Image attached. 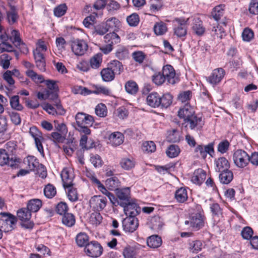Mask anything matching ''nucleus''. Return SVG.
Listing matches in <instances>:
<instances>
[{"mask_svg": "<svg viewBox=\"0 0 258 258\" xmlns=\"http://www.w3.org/2000/svg\"><path fill=\"white\" fill-rule=\"evenodd\" d=\"M61 177L63 182V187L65 188L73 186L74 176L70 170L67 168L63 169L61 173Z\"/></svg>", "mask_w": 258, "mask_h": 258, "instance_id": "obj_19", "label": "nucleus"}, {"mask_svg": "<svg viewBox=\"0 0 258 258\" xmlns=\"http://www.w3.org/2000/svg\"><path fill=\"white\" fill-rule=\"evenodd\" d=\"M33 55L36 67L40 71H44L45 70V60L43 54L39 49L36 48L33 51Z\"/></svg>", "mask_w": 258, "mask_h": 258, "instance_id": "obj_20", "label": "nucleus"}, {"mask_svg": "<svg viewBox=\"0 0 258 258\" xmlns=\"http://www.w3.org/2000/svg\"><path fill=\"white\" fill-rule=\"evenodd\" d=\"M115 57L119 60H125L129 58L128 50L124 46H119L115 53Z\"/></svg>", "mask_w": 258, "mask_h": 258, "instance_id": "obj_29", "label": "nucleus"}, {"mask_svg": "<svg viewBox=\"0 0 258 258\" xmlns=\"http://www.w3.org/2000/svg\"><path fill=\"white\" fill-rule=\"evenodd\" d=\"M108 67L115 75H119L123 70L122 63L117 60L111 61Z\"/></svg>", "mask_w": 258, "mask_h": 258, "instance_id": "obj_33", "label": "nucleus"}, {"mask_svg": "<svg viewBox=\"0 0 258 258\" xmlns=\"http://www.w3.org/2000/svg\"><path fill=\"white\" fill-rule=\"evenodd\" d=\"M160 102H161V106L162 108H167L172 102V96L169 93L163 94L162 96L160 95Z\"/></svg>", "mask_w": 258, "mask_h": 258, "instance_id": "obj_39", "label": "nucleus"}, {"mask_svg": "<svg viewBox=\"0 0 258 258\" xmlns=\"http://www.w3.org/2000/svg\"><path fill=\"white\" fill-rule=\"evenodd\" d=\"M72 92L75 94L87 95L90 94L91 91L86 87L76 86L72 88Z\"/></svg>", "mask_w": 258, "mask_h": 258, "instance_id": "obj_54", "label": "nucleus"}, {"mask_svg": "<svg viewBox=\"0 0 258 258\" xmlns=\"http://www.w3.org/2000/svg\"><path fill=\"white\" fill-rule=\"evenodd\" d=\"M132 57L136 62L141 64L143 62L146 55L141 51H137L132 53Z\"/></svg>", "mask_w": 258, "mask_h": 258, "instance_id": "obj_56", "label": "nucleus"}, {"mask_svg": "<svg viewBox=\"0 0 258 258\" xmlns=\"http://www.w3.org/2000/svg\"><path fill=\"white\" fill-rule=\"evenodd\" d=\"M0 228L5 232L11 231L16 227L17 218L13 215L6 212L0 213Z\"/></svg>", "mask_w": 258, "mask_h": 258, "instance_id": "obj_1", "label": "nucleus"}, {"mask_svg": "<svg viewBox=\"0 0 258 258\" xmlns=\"http://www.w3.org/2000/svg\"><path fill=\"white\" fill-rule=\"evenodd\" d=\"M69 188L68 192V197L69 199L72 202H75L78 200V194L76 188L72 186L68 187Z\"/></svg>", "mask_w": 258, "mask_h": 258, "instance_id": "obj_61", "label": "nucleus"}, {"mask_svg": "<svg viewBox=\"0 0 258 258\" xmlns=\"http://www.w3.org/2000/svg\"><path fill=\"white\" fill-rule=\"evenodd\" d=\"M10 104L12 108L21 111L23 109V106L19 103V97L18 96H13L10 99Z\"/></svg>", "mask_w": 258, "mask_h": 258, "instance_id": "obj_53", "label": "nucleus"}, {"mask_svg": "<svg viewBox=\"0 0 258 258\" xmlns=\"http://www.w3.org/2000/svg\"><path fill=\"white\" fill-rule=\"evenodd\" d=\"M126 91L131 94H136L138 90V86L137 83L133 81H128L125 85Z\"/></svg>", "mask_w": 258, "mask_h": 258, "instance_id": "obj_47", "label": "nucleus"}, {"mask_svg": "<svg viewBox=\"0 0 258 258\" xmlns=\"http://www.w3.org/2000/svg\"><path fill=\"white\" fill-rule=\"evenodd\" d=\"M120 164L124 169L130 170L135 166V162L133 159L124 158L121 159Z\"/></svg>", "mask_w": 258, "mask_h": 258, "instance_id": "obj_48", "label": "nucleus"}, {"mask_svg": "<svg viewBox=\"0 0 258 258\" xmlns=\"http://www.w3.org/2000/svg\"><path fill=\"white\" fill-rule=\"evenodd\" d=\"M120 182L116 176L107 178L105 181L106 186L110 190L116 189L119 185Z\"/></svg>", "mask_w": 258, "mask_h": 258, "instance_id": "obj_38", "label": "nucleus"}, {"mask_svg": "<svg viewBox=\"0 0 258 258\" xmlns=\"http://www.w3.org/2000/svg\"><path fill=\"white\" fill-rule=\"evenodd\" d=\"M162 74L169 84H174L177 81V78L175 77V71L170 65L163 67Z\"/></svg>", "mask_w": 258, "mask_h": 258, "instance_id": "obj_15", "label": "nucleus"}, {"mask_svg": "<svg viewBox=\"0 0 258 258\" xmlns=\"http://www.w3.org/2000/svg\"><path fill=\"white\" fill-rule=\"evenodd\" d=\"M124 140L123 135L118 132L112 133L109 137V140L110 143L115 146L121 145Z\"/></svg>", "mask_w": 258, "mask_h": 258, "instance_id": "obj_26", "label": "nucleus"}, {"mask_svg": "<svg viewBox=\"0 0 258 258\" xmlns=\"http://www.w3.org/2000/svg\"><path fill=\"white\" fill-rule=\"evenodd\" d=\"M120 26L119 21L115 17L108 19L105 24V27L108 31H112L114 32Z\"/></svg>", "mask_w": 258, "mask_h": 258, "instance_id": "obj_30", "label": "nucleus"}, {"mask_svg": "<svg viewBox=\"0 0 258 258\" xmlns=\"http://www.w3.org/2000/svg\"><path fill=\"white\" fill-rule=\"evenodd\" d=\"M100 74L102 80L105 82L112 81L114 79L115 75L109 67L102 69L100 72Z\"/></svg>", "mask_w": 258, "mask_h": 258, "instance_id": "obj_37", "label": "nucleus"}, {"mask_svg": "<svg viewBox=\"0 0 258 258\" xmlns=\"http://www.w3.org/2000/svg\"><path fill=\"white\" fill-rule=\"evenodd\" d=\"M67 10V7L65 4H61L54 8V14L57 17H60L65 14Z\"/></svg>", "mask_w": 258, "mask_h": 258, "instance_id": "obj_57", "label": "nucleus"}, {"mask_svg": "<svg viewBox=\"0 0 258 258\" xmlns=\"http://www.w3.org/2000/svg\"><path fill=\"white\" fill-rule=\"evenodd\" d=\"M229 146V142L227 140H225L219 143L217 150L221 154H224L228 150Z\"/></svg>", "mask_w": 258, "mask_h": 258, "instance_id": "obj_58", "label": "nucleus"}, {"mask_svg": "<svg viewBox=\"0 0 258 258\" xmlns=\"http://www.w3.org/2000/svg\"><path fill=\"white\" fill-rule=\"evenodd\" d=\"M252 234L253 230L251 228L248 226L243 228L241 232L242 238L246 240L251 239L252 237Z\"/></svg>", "mask_w": 258, "mask_h": 258, "instance_id": "obj_59", "label": "nucleus"}, {"mask_svg": "<svg viewBox=\"0 0 258 258\" xmlns=\"http://www.w3.org/2000/svg\"><path fill=\"white\" fill-rule=\"evenodd\" d=\"M152 224L153 228L155 229H159L162 227L163 223L161 220L160 217L156 216L153 217L151 221Z\"/></svg>", "mask_w": 258, "mask_h": 258, "instance_id": "obj_64", "label": "nucleus"}, {"mask_svg": "<svg viewBox=\"0 0 258 258\" xmlns=\"http://www.w3.org/2000/svg\"><path fill=\"white\" fill-rule=\"evenodd\" d=\"M19 159L10 157L5 149H0V165H8L12 168H16L19 166Z\"/></svg>", "mask_w": 258, "mask_h": 258, "instance_id": "obj_6", "label": "nucleus"}, {"mask_svg": "<svg viewBox=\"0 0 258 258\" xmlns=\"http://www.w3.org/2000/svg\"><path fill=\"white\" fill-rule=\"evenodd\" d=\"M88 45L83 40H75L72 41L71 48L73 52L76 55H83L88 49Z\"/></svg>", "mask_w": 258, "mask_h": 258, "instance_id": "obj_10", "label": "nucleus"}, {"mask_svg": "<svg viewBox=\"0 0 258 258\" xmlns=\"http://www.w3.org/2000/svg\"><path fill=\"white\" fill-rule=\"evenodd\" d=\"M192 29L194 32L199 36L202 35L205 31V28L203 25V22L199 18L194 20Z\"/></svg>", "mask_w": 258, "mask_h": 258, "instance_id": "obj_27", "label": "nucleus"}, {"mask_svg": "<svg viewBox=\"0 0 258 258\" xmlns=\"http://www.w3.org/2000/svg\"><path fill=\"white\" fill-rule=\"evenodd\" d=\"M195 152L197 153V155L201 156L204 159L206 158L207 154L212 156V154L214 153V144L210 143L207 146L198 145L195 150Z\"/></svg>", "mask_w": 258, "mask_h": 258, "instance_id": "obj_17", "label": "nucleus"}, {"mask_svg": "<svg viewBox=\"0 0 258 258\" xmlns=\"http://www.w3.org/2000/svg\"><path fill=\"white\" fill-rule=\"evenodd\" d=\"M75 118L78 126H92L94 121L93 116L83 112H78Z\"/></svg>", "mask_w": 258, "mask_h": 258, "instance_id": "obj_14", "label": "nucleus"}, {"mask_svg": "<svg viewBox=\"0 0 258 258\" xmlns=\"http://www.w3.org/2000/svg\"><path fill=\"white\" fill-rule=\"evenodd\" d=\"M106 198L101 196H95L92 197L89 201L90 207L98 211L103 209L106 206Z\"/></svg>", "mask_w": 258, "mask_h": 258, "instance_id": "obj_12", "label": "nucleus"}, {"mask_svg": "<svg viewBox=\"0 0 258 258\" xmlns=\"http://www.w3.org/2000/svg\"><path fill=\"white\" fill-rule=\"evenodd\" d=\"M188 20L180 18H175L173 20L174 33L177 37L182 38L186 36Z\"/></svg>", "mask_w": 258, "mask_h": 258, "instance_id": "obj_3", "label": "nucleus"}, {"mask_svg": "<svg viewBox=\"0 0 258 258\" xmlns=\"http://www.w3.org/2000/svg\"><path fill=\"white\" fill-rule=\"evenodd\" d=\"M225 75V71L222 68L214 70L210 76L206 77L207 81L213 85L218 84Z\"/></svg>", "mask_w": 258, "mask_h": 258, "instance_id": "obj_13", "label": "nucleus"}, {"mask_svg": "<svg viewBox=\"0 0 258 258\" xmlns=\"http://www.w3.org/2000/svg\"><path fill=\"white\" fill-rule=\"evenodd\" d=\"M96 114L101 117H104L107 115V110L106 106L102 103L98 104L95 107Z\"/></svg>", "mask_w": 258, "mask_h": 258, "instance_id": "obj_52", "label": "nucleus"}, {"mask_svg": "<svg viewBox=\"0 0 258 258\" xmlns=\"http://www.w3.org/2000/svg\"><path fill=\"white\" fill-rule=\"evenodd\" d=\"M139 222L136 217L127 216L122 221V226L126 232H133L138 227Z\"/></svg>", "mask_w": 258, "mask_h": 258, "instance_id": "obj_11", "label": "nucleus"}, {"mask_svg": "<svg viewBox=\"0 0 258 258\" xmlns=\"http://www.w3.org/2000/svg\"><path fill=\"white\" fill-rule=\"evenodd\" d=\"M175 198L178 202H184L187 199L186 189L183 187H181L177 189L175 194Z\"/></svg>", "mask_w": 258, "mask_h": 258, "instance_id": "obj_40", "label": "nucleus"}, {"mask_svg": "<svg viewBox=\"0 0 258 258\" xmlns=\"http://www.w3.org/2000/svg\"><path fill=\"white\" fill-rule=\"evenodd\" d=\"M232 159L234 165L239 168H243L249 164V155L242 149L234 151Z\"/></svg>", "mask_w": 258, "mask_h": 258, "instance_id": "obj_2", "label": "nucleus"}, {"mask_svg": "<svg viewBox=\"0 0 258 258\" xmlns=\"http://www.w3.org/2000/svg\"><path fill=\"white\" fill-rule=\"evenodd\" d=\"M206 178V172L202 169H198L195 171L191 177V181L197 184H201Z\"/></svg>", "mask_w": 258, "mask_h": 258, "instance_id": "obj_24", "label": "nucleus"}, {"mask_svg": "<svg viewBox=\"0 0 258 258\" xmlns=\"http://www.w3.org/2000/svg\"><path fill=\"white\" fill-rule=\"evenodd\" d=\"M147 245L151 248H156L159 247L162 244V239L157 235H153L148 238Z\"/></svg>", "mask_w": 258, "mask_h": 258, "instance_id": "obj_28", "label": "nucleus"}, {"mask_svg": "<svg viewBox=\"0 0 258 258\" xmlns=\"http://www.w3.org/2000/svg\"><path fill=\"white\" fill-rule=\"evenodd\" d=\"M242 37L244 41H249L253 37V32L251 29L245 28L242 33Z\"/></svg>", "mask_w": 258, "mask_h": 258, "instance_id": "obj_62", "label": "nucleus"}, {"mask_svg": "<svg viewBox=\"0 0 258 258\" xmlns=\"http://www.w3.org/2000/svg\"><path fill=\"white\" fill-rule=\"evenodd\" d=\"M184 223L185 225L190 224L194 230H199L204 225V216L200 213L195 214L190 217L189 220H186Z\"/></svg>", "mask_w": 258, "mask_h": 258, "instance_id": "obj_9", "label": "nucleus"}, {"mask_svg": "<svg viewBox=\"0 0 258 258\" xmlns=\"http://www.w3.org/2000/svg\"><path fill=\"white\" fill-rule=\"evenodd\" d=\"M225 7L224 5H219L213 9L211 16L215 21H218L223 16Z\"/></svg>", "mask_w": 258, "mask_h": 258, "instance_id": "obj_32", "label": "nucleus"}, {"mask_svg": "<svg viewBox=\"0 0 258 258\" xmlns=\"http://www.w3.org/2000/svg\"><path fill=\"white\" fill-rule=\"evenodd\" d=\"M121 207L123 208L124 214L126 216L136 217L141 212V208L132 201L126 204L125 206Z\"/></svg>", "mask_w": 258, "mask_h": 258, "instance_id": "obj_16", "label": "nucleus"}, {"mask_svg": "<svg viewBox=\"0 0 258 258\" xmlns=\"http://www.w3.org/2000/svg\"><path fill=\"white\" fill-rule=\"evenodd\" d=\"M248 10L250 14H258V0H251L249 5Z\"/></svg>", "mask_w": 258, "mask_h": 258, "instance_id": "obj_63", "label": "nucleus"}, {"mask_svg": "<svg viewBox=\"0 0 258 258\" xmlns=\"http://www.w3.org/2000/svg\"><path fill=\"white\" fill-rule=\"evenodd\" d=\"M166 24L163 22H156L154 26V31L156 35H162L167 31Z\"/></svg>", "mask_w": 258, "mask_h": 258, "instance_id": "obj_36", "label": "nucleus"}, {"mask_svg": "<svg viewBox=\"0 0 258 258\" xmlns=\"http://www.w3.org/2000/svg\"><path fill=\"white\" fill-rule=\"evenodd\" d=\"M68 210V207L66 203L60 202L56 206V212L57 214L63 215L66 214Z\"/></svg>", "mask_w": 258, "mask_h": 258, "instance_id": "obj_60", "label": "nucleus"}, {"mask_svg": "<svg viewBox=\"0 0 258 258\" xmlns=\"http://www.w3.org/2000/svg\"><path fill=\"white\" fill-rule=\"evenodd\" d=\"M119 36L114 32L107 34L104 36V41L106 43L110 44L112 46L120 42Z\"/></svg>", "mask_w": 258, "mask_h": 258, "instance_id": "obj_31", "label": "nucleus"}, {"mask_svg": "<svg viewBox=\"0 0 258 258\" xmlns=\"http://www.w3.org/2000/svg\"><path fill=\"white\" fill-rule=\"evenodd\" d=\"M160 95L157 92H153L148 95L146 98L147 103L150 106L156 108L160 106Z\"/></svg>", "mask_w": 258, "mask_h": 258, "instance_id": "obj_22", "label": "nucleus"}, {"mask_svg": "<svg viewBox=\"0 0 258 258\" xmlns=\"http://www.w3.org/2000/svg\"><path fill=\"white\" fill-rule=\"evenodd\" d=\"M102 220V217L101 214L97 212L91 213L89 218V222L90 224L94 226L99 225Z\"/></svg>", "mask_w": 258, "mask_h": 258, "instance_id": "obj_46", "label": "nucleus"}, {"mask_svg": "<svg viewBox=\"0 0 258 258\" xmlns=\"http://www.w3.org/2000/svg\"><path fill=\"white\" fill-rule=\"evenodd\" d=\"M89 237L85 233L81 232L76 237V241L80 247L86 246L88 243Z\"/></svg>", "mask_w": 258, "mask_h": 258, "instance_id": "obj_41", "label": "nucleus"}, {"mask_svg": "<svg viewBox=\"0 0 258 258\" xmlns=\"http://www.w3.org/2000/svg\"><path fill=\"white\" fill-rule=\"evenodd\" d=\"M18 217L22 221V226L27 229H31L33 223L29 220L31 217V213L26 208L21 209L17 212Z\"/></svg>", "mask_w": 258, "mask_h": 258, "instance_id": "obj_8", "label": "nucleus"}, {"mask_svg": "<svg viewBox=\"0 0 258 258\" xmlns=\"http://www.w3.org/2000/svg\"><path fill=\"white\" fill-rule=\"evenodd\" d=\"M42 206V202L39 199L30 200L27 204V209L31 212H37Z\"/></svg>", "mask_w": 258, "mask_h": 258, "instance_id": "obj_35", "label": "nucleus"}, {"mask_svg": "<svg viewBox=\"0 0 258 258\" xmlns=\"http://www.w3.org/2000/svg\"><path fill=\"white\" fill-rule=\"evenodd\" d=\"M56 92L53 91V92L49 93L48 92L47 93V98L54 101L57 108L60 110L59 114H62L64 113L65 111L62 108V106L59 104V100L58 99V95Z\"/></svg>", "mask_w": 258, "mask_h": 258, "instance_id": "obj_34", "label": "nucleus"}, {"mask_svg": "<svg viewBox=\"0 0 258 258\" xmlns=\"http://www.w3.org/2000/svg\"><path fill=\"white\" fill-rule=\"evenodd\" d=\"M9 39L16 47H18L19 45L21 44L22 41L20 37V33L19 31L16 30H13L11 31V36Z\"/></svg>", "mask_w": 258, "mask_h": 258, "instance_id": "obj_49", "label": "nucleus"}, {"mask_svg": "<svg viewBox=\"0 0 258 258\" xmlns=\"http://www.w3.org/2000/svg\"><path fill=\"white\" fill-rule=\"evenodd\" d=\"M29 134L34 139L35 146L40 154L44 157V153L43 147L42 144L44 138L42 137V133L35 126H32L29 129Z\"/></svg>", "mask_w": 258, "mask_h": 258, "instance_id": "obj_4", "label": "nucleus"}, {"mask_svg": "<svg viewBox=\"0 0 258 258\" xmlns=\"http://www.w3.org/2000/svg\"><path fill=\"white\" fill-rule=\"evenodd\" d=\"M215 170L220 172L224 170L228 169L230 168V163L228 160L224 157H219L215 160Z\"/></svg>", "mask_w": 258, "mask_h": 258, "instance_id": "obj_21", "label": "nucleus"}, {"mask_svg": "<svg viewBox=\"0 0 258 258\" xmlns=\"http://www.w3.org/2000/svg\"><path fill=\"white\" fill-rule=\"evenodd\" d=\"M62 222L68 227H72L75 223V217L72 214L67 213L62 215Z\"/></svg>", "mask_w": 258, "mask_h": 258, "instance_id": "obj_42", "label": "nucleus"}, {"mask_svg": "<svg viewBox=\"0 0 258 258\" xmlns=\"http://www.w3.org/2000/svg\"><path fill=\"white\" fill-rule=\"evenodd\" d=\"M126 21L130 26L135 27L138 25L140 22L139 15L136 13H133L127 17Z\"/></svg>", "mask_w": 258, "mask_h": 258, "instance_id": "obj_55", "label": "nucleus"}, {"mask_svg": "<svg viewBox=\"0 0 258 258\" xmlns=\"http://www.w3.org/2000/svg\"><path fill=\"white\" fill-rule=\"evenodd\" d=\"M187 123L186 126H189L191 130L198 131L201 130L204 125L202 117H197L196 115L184 122Z\"/></svg>", "mask_w": 258, "mask_h": 258, "instance_id": "obj_18", "label": "nucleus"}, {"mask_svg": "<svg viewBox=\"0 0 258 258\" xmlns=\"http://www.w3.org/2000/svg\"><path fill=\"white\" fill-rule=\"evenodd\" d=\"M84 251L90 257H98L102 254L103 248L97 241H92L86 245Z\"/></svg>", "mask_w": 258, "mask_h": 258, "instance_id": "obj_5", "label": "nucleus"}, {"mask_svg": "<svg viewBox=\"0 0 258 258\" xmlns=\"http://www.w3.org/2000/svg\"><path fill=\"white\" fill-rule=\"evenodd\" d=\"M156 149V145L153 141H147L144 142L142 146V149L144 152L152 153Z\"/></svg>", "mask_w": 258, "mask_h": 258, "instance_id": "obj_50", "label": "nucleus"}, {"mask_svg": "<svg viewBox=\"0 0 258 258\" xmlns=\"http://www.w3.org/2000/svg\"><path fill=\"white\" fill-rule=\"evenodd\" d=\"M180 153V149L175 145H171L167 148L166 153L169 158L177 157Z\"/></svg>", "mask_w": 258, "mask_h": 258, "instance_id": "obj_44", "label": "nucleus"}, {"mask_svg": "<svg viewBox=\"0 0 258 258\" xmlns=\"http://www.w3.org/2000/svg\"><path fill=\"white\" fill-rule=\"evenodd\" d=\"M43 192L46 198L48 199H51L56 195V190L55 187L53 185L48 184L45 186Z\"/></svg>", "mask_w": 258, "mask_h": 258, "instance_id": "obj_45", "label": "nucleus"}, {"mask_svg": "<svg viewBox=\"0 0 258 258\" xmlns=\"http://www.w3.org/2000/svg\"><path fill=\"white\" fill-rule=\"evenodd\" d=\"M178 115L180 118H183L185 122L195 114L193 108L189 106L185 105L183 108L179 109Z\"/></svg>", "mask_w": 258, "mask_h": 258, "instance_id": "obj_23", "label": "nucleus"}, {"mask_svg": "<svg viewBox=\"0 0 258 258\" xmlns=\"http://www.w3.org/2000/svg\"><path fill=\"white\" fill-rule=\"evenodd\" d=\"M117 198V205L121 206L126 205L131 200V190L130 187L117 188L115 191Z\"/></svg>", "mask_w": 258, "mask_h": 258, "instance_id": "obj_7", "label": "nucleus"}, {"mask_svg": "<svg viewBox=\"0 0 258 258\" xmlns=\"http://www.w3.org/2000/svg\"><path fill=\"white\" fill-rule=\"evenodd\" d=\"M102 62V55L97 54L93 56L90 60L91 67L93 69L99 68Z\"/></svg>", "mask_w": 258, "mask_h": 258, "instance_id": "obj_51", "label": "nucleus"}, {"mask_svg": "<svg viewBox=\"0 0 258 258\" xmlns=\"http://www.w3.org/2000/svg\"><path fill=\"white\" fill-rule=\"evenodd\" d=\"M7 19L9 24L12 25L16 23L18 19L17 11L14 7H11L10 11L7 12Z\"/></svg>", "mask_w": 258, "mask_h": 258, "instance_id": "obj_43", "label": "nucleus"}, {"mask_svg": "<svg viewBox=\"0 0 258 258\" xmlns=\"http://www.w3.org/2000/svg\"><path fill=\"white\" fill-rule=\"evenodd\" d=\"M219 180L223 184H229L233 179V172L229 169L221 171L219 175Z\"/></svg>", "mask_w": 258, "mask_h": 258, "instance_id": "obj_25", "label": "nucleus"}]
</instances>
